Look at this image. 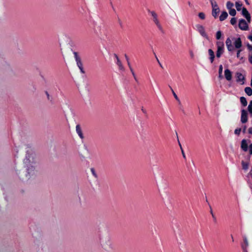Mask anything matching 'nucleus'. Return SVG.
Wrapping results in <instances>:
<instances>
[{
	"mask_svg": "<svg viewBox=\"0 0 252 252\" xmlns=\"http://www.w3.org/2000/svg\"><path fill=\"white\" fill-rule=\"evenodd\" d=\"M30 157L29 155L27 154L25 159L24 160V163L27 166V173L21 174L20 171L18 173L20 179L22 180H27L29 179L32 176L35 174V168L31 164Z\"/></svg>",
	"mask_w": 252,
	"mask_h": 252,
	"instance_id": "f257e3e1",
	"label": "nucleus"
},
{
	"mask_svg": "<svg viewBox=\"0 0 252 252\" xmlns=\"http://www.w3.org/2000/svg\"><path fill=\"white\" fill-rule=\"evenodd\" d=\"M232 40L234 41V46L232 44V41L230 37H228L225 41L226 46L229 52L233 51L235 48L240 49L242 46V42L240 37H233Z\"/></svg>",
	"mask_w": 252,
	"mask_h": 252,
	"instance_id": "f03ea898",
	"label": "nucleus"
},
{
	"mask_svg": "<svg viewBox=\"0 0 252 252\" xmlns=\"http://www.w3.org/2000/svg\"><path fill=\"white\" fill-rule=\"evenodd\" d=\"M73 54L74 56L75 61L76 62L77 65L79 68L80 72L84 74L85 73V71L84 69L83 63L82 62L80 57L78 55V53L76 52H73Z\"/></svg>",
	"mask_w": 252,
	"mask_h": 252,
	"instance_id": "7ed1b4c3",
	"label": "nucleus"
},
{
	"mask_svg": "<svg viewBox=\"0 0 252 252\" xmlns=\"http://www.w3.org/2000/svg\"><path fill=\"white\" fill-rule=\"evenodd\" d=\"M217 46V51L216 53V56L217 58H220L224 52V43L222 41H217L216 43Z\"/></svg>",
	"mask_w": 252,
	"mask_h": 252,
	"instance_id": "20e7f679",
	"label": "nucleus"
},
{
	"mask_svg": "<svg viewBox=\"0 0 252 252\" xmlns=\"http://www.w3.org/2000/svg\"><path fill=\"white\" fill-rule=\"evenodd\" d=\"M102 247L107 251H110L113 249L112 242L109 239L102 244Z\"/></svg>",
	"mask_w": 252,
	"mask_h": 252,
	"instance_id": "39448f33",
	"label": "nucleus"
},
{
	"mask_svg": "<svg viewBox=\"0 0 252 252\" xmlns=\"http://www.w3.org/2000/svg\"><path fill=\"white\" fill-rule=\"evenodd\" d=\"M239 28L243 31H247L248 30L249 27L245 20L241 19L239 21Z\"/></svg>",
	"mask_w": 252,
	"mask_h": 252,
	"instance_id": "423d86ee",
	"label": "nucleus"
},
{
	"mask_svg": "<svg viewBox=\"0 0 252 252\" xmlns=\"http://www.w3.org/2000/svg\"><path fill=\"white\" fill-rule=\"evenodd\" d=\"M196 27L197 28V30L199 33L204 37L206 38V39H208V36L206 34L204 28L200 25H198L196 26Z\"/></svg>",
	"mask_w": 252,
	"mask_h": 252,
	"instance_id": "0eeeda50",
	"label": "nucleus"
},
{
	"mask_svg": "<svg viewBox=\"0 0 252 252\" xmlns=\"http://www.w3.org/2000/svg\"><path fill=\"white\" fill-rule=\"evenodd\" d=\"M241 121L243 124L248 121V113L245 109L241 110Z\"/></svg>",
	"mask_w": 252,
	"mask_h": 252,
	"instance_id": "6e6552de",
	"label": "nucleus"
},
{
	"mask_svg": "<svg viewBox=\"0 0 252 252\" xmlns=\"http://www.w3.org/2000/svg\"><path fill=\"white\" fill-rule=\"evenodd\" d=\"M242 14L246 18L248 23H250L251 22V17L250 14L246 8H243Z\"/></svg>",
	"mask_w": 252,
	"mask_h": 252,
	"instance_id": "1a4fd4ad",
	"label": "nucleus"
},
{
	"mask_svg": "<svg viewBox=\"0 0 252 252\" xmlns=\"http://www.w3.org/2000/svg\"><path fill=\"white\" fill-rule=\"evenodd\" d=\"M236 81L238 82H241L242 84H243L244 83V81L245 79V76L240 72H237L236 73Z\"/></svg>",
	"mask_w": 252,
	"mask_h": 252,
	"instance_id": "9d476101",
	"label": "nucleus"
},
{
	"mask_svg": "<svg viewBox=\"0 0 252 252\" xmlns=\"http://www.w3.org/2000/svg\"><path fill=\"white\" fill-rule=\"evenodd\" d=\"M243 240L244 243L241 245L242 249L244 252H248L247 249L248 247L249 246V242L246 237H244L243 238Z\"/></svg>",
	"mask_w": 252,
	"mask_h": 252,
	"instance_id": "9b49d317",
	"label": "nucleus"
},
{
	"mask_svg": "<svg viewBox=\"0 0 252 252\" xmlns=\"http://www.w3.org/2000/svg\"><path fill=\"white\" fill-rule=\"evenodd\" d=\"M149 13H150L153 17V20L155 24L159 23V21L158 19V15L157 13L154 11H151L150 10H148Z\"/></svg>",
	"mask_w": 252,
	"mask_h": 252,
	"instance_id": "f8f14e48",
	"label": "nucleus"
},
{
	"mask_svg": "<svg viewBox=\"0 0 252 252\" xmlns=\"http://www.w3.org/2000/svg\"><path fill=\"white\" fill-rule=\"evenodd\" d=\"M224 76L225 79L227 81H230L232 79V72L228 69H226L224 70Z\"/></svg>",
	"mask_w": 252,
	"mask_h": 252,
	"instance_id": "ddd939ff",
	"label": "nucleus"
},
{
	"mask_svg": "<svg viewBox=\"0 0 252 252\" xmlns=\"http://www.w3.org/2000/svg\"><path fill=\"white\" fill-rule=\"evenodd\" d=\"M76 131L77 133L78 134L80 138L83 139L84 138V135L81 128V126L79 125H77L76 126Z\"/></svg>",
	"mask_w": 252,
	"mask_h": 252,
	"instance_id": "4468645a",
	"label": "nucleus"
},
{
	"mask_svg": "<svg viewBox=\"0 0 252 252\" xmlns=\"http://www.w3.org/2000/svg\"><path fill=\"white\" fill-rule=\"evenodd\" d=\"M241 148L243 151L245 152H246L248 151V144L247 143V141L245 139H243L241 142Z\"/></svg>",
	"mask_w": 252,
	"mask_h": 252,
	"instance_id": "2eb2a0df",
	"label": "nucleus"
},
{
	"mask_svg": "<svg viewBox=\"0 0 252 252\" xmlns=\"http://www.w3.org/2000/svg\"><path fill=\"white\" fill-rule=\"evenodd\" d=\"M208 54L210 56L209 59H210V62L211 63H213L214 61V59L215 58L214 52L211 49H209L208 50Z\"/></svg>",
	"mask_w": 252,
	"mask_h": 252,
	"instance_id": "dca6fc26",
	"label": "nucleus"
},
{
	"mask_svg": "<svg viewBox=\"0 0 252 252\" xmlns=\"http://www.w3.org/2000/svg\"><path fill=\"white\" fill-rule=\"evenodd\" d=\"M227 17H228V14H227V12L225 11H223V12H222L221 15L220 16V21H223L225 19H226Z\"/></svg>",
	"mask_w": 252,
	"mask_h": 252,
	"instance_id": "f3484780",
	"label": "nucleus"
},
{
	"mask_svg": "<svg viewBox=\"0 0 252 252\" xmlns=\"http://www.w3.org/2000/svg\"><path fill=\"white\" fill-rule=\"evenodd\" d=\"M209 1L211 4L212 9H217L219 8L218 5L216 1L214 0H209Z\"/></svg>",
	"mask_w": 252,
	"mask_h": 252,
	"instance_id": "a211bd4d",
	"label": "nucleus"
},
{
	"mask_svg": "<svg viewBox=\"0 0 252 252\" xmlns=\"http://www.w3.org/2000/svg\"><path fill=\"white\" fill-rule=\"evenodd\" d=\"M116 63L117 65L118 66L120 70H124V67L123 65V64H122L121 61H120V60L119 59V58H117V60Z\"/></svg>",
	"mask_w": 252,
	"mask_h": 252,
	"instance_id": "6ab92c4d",
	"label": "nucleus"
},
{
	"mask_svg": "<svg viewBox=\"0 0 252 252\" xmlns=\"http://www.w3.org/2000/svg\"><path fill=\"white\" fill-rule=\"evenodd\" d=\"M220 11V8L217 9H212V16L215 18H217L218 17V14L219 13Z\"/></svg>",
	"mask_w": 252,
	"mask_h": 252,
	"instance_id": "aec40b11",
	"label": "nucleus"
},
{
	"mask_svg": "<svg viewBox=\"0 0 252 252\" xmlns=\"http://www.w3.org/2000/svg\"><path fill=\"white\" fill-rule=\"evenodd\" d=\"M240 102H241V104L243 106L245 107V106H246L247 105L248 102H247L246 98L245 97L241 96L240 97Z\"/></svg>",
	"mask_w": 252,
	"mask_h": 252,
	"instance_id": "412c9836",
	"label": "nucleus"
},
{
	"mask_svg": "<svg viewBox=\"0 0 252 252\" xmlns=\"http://www.w3.org/2000/svg\"><path fill=\"white\" fill-rule=\"evenodd\" d=\"M245 92L249 96L252 95V89L249 87H247L245 88Z\"/></svg>",
	"mask_w": 252,
	"mask_h": 252,
	"instance_id": "4be33fe9",
	"label": "nucleus"
},
{
	"mask_svg": "<svg viewBox=\"0 0 252 252\" xmlns=\"http://www.w3.org/2000/svg\"><path fill=\"white\" fill-rule=\"evenodd\" d=\"M169 87H170V88L171 89V92H172V93L173 94V95L174 98L178 101L179 104H181V101H180L179 97H178V96L176 94V93L174 92V90L172 89L171 87L169 86Z\"/></svg>",
	"mask_w": 252,
	"mask_h": 252,
	"instance_id": "5701e85b",
	"label": "nucleus"
},
{
	"mask_svg": "<svg viewBox=\"0 0 252 252\" xmlns=\"http://www.w3.org/2000/svg\"><path fill=\"white\" fill-rule=\"evenodd\" d=\"M242 168L244 170H247L249 167V164L248 162H245L244 161H242Z\"/></svg>",
	"mask_w": 252,
	"mask_h": 252,
	"instance_id": "b1692460",
	"label": "nucleus"
},
{
	"mask_svg": "<svg viewBox=\"0 0 252 252\" xmlns=\"http://www.w3.org/2000/svg\"><path fill=\"white\" fill-rule=\"evenodd\" d=\"M248 110L251 115V116H252V100L250 101L248 107Z\"/></svg>",
	"mask_w": 252,
	"mask_h": 252,
	"instance_id": "393cba45",
	"label": "nucleus"
},
{
	"mask_svg": "<svg viewBox=\"0 0 252 252\" xmlns=\"http://www.w3.org/2000/svg\"><path fill=\"white\" fill-rule=\"evenodd\" d=\"M236 8L238 11H240L241 10V7L242 6V4L240 3L239 2H236L235 3Z\"/></svg>",
	"mask_w": 252,
	"mask_h": 252,
	"instance_id": "a878e982",
	"label": "nucleus"
},
{
	"mask_svg": "<svg viewBox=\"0 0 252 252\" xmlns=\"http://www.w3.org/2000/svg\"><path fill=\"white\" fill-rule=\"evenodd\" d=\"M222 35V32L220 31H219L217 32L216 37L217 40H219Z\"/></svg>",
	"mask_w": 252,
	"mask_h": 252,
	"instance_id": "bb28decb",
	"label": "nucleus"
},
{
	"mask_svg": "<svg viewBox=\"0 0 252 252\" xmlns=\"http://www.w3.org/2000/svg\"><path fill=\"white\" fill-rule=\"evenodd\" d=\"M234 4L232 2L230 1H227L226 3V7L228 9H232V7L233 6Z\"/></svg>",
	"mask_w": 252,
	"mask_h": 252,
	"instance_id": "cd10ccee",
	"label": "nucleus"
},
{
	"mask_svg": "<svg viewBox=\"0 0 252 252\" xmlns=\"http://www.w3.org/2000/svg\"><path fill=\"white\" fill-rule=\"evenodd\" d=\"M229 10V13L230 15L233 16H234L236 15V11L234 9L232 8V9H230Z\"/></svg>",
	"mask_w": 252,
	"mask_h": 252,
	"instance_id": "c85d7f7f",
	"label": "nucleus"
},
{
	"mask_svg": "<svg viewBox=\"0 0 252 252\" xmlns=\"http://www.w3.org/2000/svg\"><path fill=\"white\" fill-rule=\"evenodd\" d=\"M222 70H223L222 65L220 64V65L219 68V74L220 77H222Z\"/></svg>",
	"mask_w": 252,
	"mask_h": 252,
	"instance_id": "c756f323",
	"label": "nucleus"
},
{
	"mask_svg": "<svg viewBox=\"0 0 252 252\" xmlns=\"http://www.w3.org/2000/svg\"><path fill=\"white\" fill-rule=\"evenodd\" d=\"M241 52H242V50L241 49H238L237 51V55H236L237 58L240 59V60H242L243 59V57H240V53Z\"/></svg>",
	"mask_w": 252,
	"mask_h": 252,
	"instance_id": "7c9ffc66",
	"label": "nucleus"
},
{
	"mask_svg": "<svg viewBox=\"0 0 252 252\" xmlns=\"http://www.w3.org/2000/svg\"><path fill=\"white\" fill-rule=\"evenodd\" d=\"M198 16L202 20H204L205 18V15L203 12L199 13Z\"/></svg>",
	"mask_w": 252,
	"mask_h": 252,
	"instance_id": "2f4dec72",
	"label": "nucleus"
},
{
	"mask_svg": "<svg viewBox=\"0 0 252 252\" xmlns=\"http://www.w3.org/2000/svg\"><path fill=\"white\" fill-rule=\"evenodd\" d=\"M156 25L157 26V27L158 28V29H159V30L161 32L163 33L164 32L162 28L161 25L160 24L159 22L158 23V24H156Z\"/></svg>",
	"mask_w": 252,
	"mask_h": 252,
	"instance_id": "473e14b6",
	"label": "nucleus"
},
{
	"mask_svg": "<svg viewBox=\"0 0 252 252\" xmlns=\"http://www.w3.org/2000/svg\"><path fill=\"white\" fill-rule=\"evenodd\" d=\"M242 130V128H236L235 130H234V133L236 134V135H239L240 133V132Z\"/></svg>",
	"mask_w": 252,
	"mask_h": 252,
	"instance_id": "72a5a7b5",
	"label": "nucleus"
},
{
	"mask_svg": "<svg viewBox=\"0 0 252 252\" xmlns=\"http://www.w3.org/2000/svg\"><path fill=\"white\" fill-rule=\"evenodd\" d=\"M236 22L237 21L236 18H232L230 20V23L232 25H235L236 23Z\"/></svg>",
	"mask_w": 252,
	"mask_h": 252,
	"instance_id": "f704fd0d",
	"label": "nucleus"
},
{
	"mask_svg": "<svg viewBox=\"0 0 252 252\" xmlns=\"http://www.w3.org/2000/svg\"><path fill=\"white\" fill-rule=\"evenodd\" d=\"M91 171L92 174L93 175V176L95 178H97V174L95 173V170H94V168H91Z\"/></svg>",
	"mask_w": 252,
	"mask_h": 252,
	"instance_id": "c9c22d12",
	"label": "nucleus"
},
{
	"mask_svg": "<svg viewBox=\"0 0 252 252\" xmlns=\"http://www.w3.org/2000/svg\"><path fill=\"white\" fill-rule=\"evenodd\" d=\"M178 142H179V145H180V148H181V150H182V155H183V156L184 158H186L185 154V153H184V151H183V149H182V146H181V144H180V142H179V140H178Z\"/></svg>",
	"mask_w": 252,
	"mask_h": 252,
	"instance_id": "e433bc0d",
	"label": "nucleus"
},
{
	"mask_svg": "<svg viewBox=\"0 0 252 252\" xmlns=\"http://www.w3.org/2000/svg\"><path fill=\"white\" fill-rule=\"evenodd\" d=\"M118 23H119V25H120V27H121L122 29V28H123V24L122 21H121L119 18L118 19Z\"/></svg>",
	"mask_w": 252,
	"mask_h": 252,
	"instance_id": "4c0bfd02",
	"label": "nucleus"
},
{
	"mask_svg": "<svg viewBox=\"0 0 252 252\" xmlns=\"http://www.w3.org/2000/svg\"><path fill=\"white\" fill-rule=\"evenodd\" d=\"M246 129H247V126H243V128L242 129V132H243L244 133H246Z\"/></svg>",
	"mask_w": 252,
	"mask_h": 252,
	"instance_id": "58836bf2",
	"label": "nucleus"
},
{
	"mask_svg": "<svg viewBox=\"0 0 252 252\" xmlns=\"http://www.w3.org/2000/svg\"><path fill=\"white\" fill-rule=\"evenodd\" d=\"M132 73V75H133V77H134V78L136 82H137V77H136V75H135V74L134 72H132V73Z\"/></svg>",
	"mask_w": 252,
	"mask_h": 252,
	"instance_id": "ea45409f",
	"label": "nucleus"
},
{
	"mask_svg": "<svg viewBox=\"0 0 252 252\" xmlns=\"http://www.w3.org/2000/svg\"><path fill=\"white\" fill-rule=\"evenodd\" d=\"M248 132L250 134H252V127H251L249 128Z\"/></svg>",
	"mask_w": 252,
	"mask_h": 252,
	"instance_id": "a19ab883",
	"label": "nucleus"
},
{
	"mask_svg": "<svg viewBox=\"0 0 252 252\" xmlns=\"http://www.w3.org/2000/svg\"><path fill=\"white\" fill-rule=\"evenodd\" d=\"M141 110H142V112H143V113H144L145 114H147V111H146V110L145 109H144V108H143V107H142Z\"/></svg>",
	"mask_w": 252,
	"mask_h": 252,
	"instance_id": "79ce46f5",
	"label": "nucleus"
},
{
	"mask_svg": "<svg viewBox=\"0 0 252 252\" xmlns=\"http://www.w3.org/2000/svg\"><path fill=\"white\" fill-rule=\"evenodd\" d=\"M212 216V218H213V220H214V222H216L217 219H216V217H215V216L214 215H213Z\"/></svg>",
	"mask_w": 252,
	"mask_h": 252,
	"instance_id": "37998d69",
	"label": "nucleus"
},
{
	"mask_svg": "<svg viewBox=\"0 0 252 252\" xmlns=\"http://www.w3.org/2000/svg\"><path fill=\"white\" fill-rule=\"evenodd\" d=\"M125 58H126V61L129 62V58H128V56L126 54H125Z\"/></svg>",
	"mask_w": 252,
	"mask_h": 252,
	"instance_id": "c03bdc74",
	"label": "nucleus"
},
{
	"mask_svg": "<svg viewBox=\"0 0 252 252\" xmlns=\"http://www.w3.org/2000/svg\"><path fill=\"white\" fill-rule=\"evenodd\" d=\"M248 38L250 39L251 41H252V35H250L248 36Z\"/></svg>",
	"mask_w": 252,
	"mask_h": 252,
	"instance_id": "a18cd8bd",
	"label": "nucleus"
},
{
	"mask_svg": "<svg viewBox=\"0 0 252 252\" xmlns=\"http://www.w3.org/2000/svg\"><path fill=\"white\" fill-rule=\"evenodd\" d=\"M249 154H250V156H249V158H250V156L252 155V150L249 149Z\"/></svg>",
	"mask_w": 252,
	"mask_h": 252,
	"instance_id": "49530a36",
	"label": "nucleus"
},
{
	"mask_svg": "<svg viewBox=\"0 0 252 252\" xmlns=\"http://www.w3.org/2000/svg\"><path fill=\"white\" fill-rule=\"evenodd\" d=\"M114 56L115 58V59H116V61L117 60V58H119V57L118 56V55L116 54H114Z\"/></svg>",
	"mask_w": 252,
	"mask_h": 252,
	"instance_id": "de8ad7c7",
	"label": "nucleus"
},
{
	"mask_svg": "<svg viewBox=\"0 0 252 252\" xmlns=\"http://www.w3.org/2000/svg\"><path fill=\"white\" fill-rule=\"evenodd\" d=\"M46 94H47L48 99H50V96H49V94L47 92H46Z\"/></svg>",
	"mask_w": 252,
	"mask_h": 252,
	"instance_id": "09e8293b",
	"label": "nucleus"
},
{
	"mask_svg": "<svg viewBox=\"0 0 252 252\" xmlns=\"http://www.w3.org/2000/svg\"><path fill=\"white\" fill-rule=\"evenodd\" d=\"M249 175H250V176H251L252 177V168L250 171Z\"/></svg>",
	"mask_w": 252,
	"mask_h": 252,
	"instance_id": "8fccbe9b",
	"label": "nucleus"
},
{
	"mask_svg": "<svg viewBox=\"0 0 252 252\" xmlns=\"http://www.w3.org/2000/svg\"><path fill=\"white\" fill-rule=\"evenodd\" d=\"M129 69H130V71H131V73H132V72H134V71H133V69H132V67H131V66H130V67H129Z\"/></svg>",
	"mask_w": 252,
	"mask_h": 252,
	"instance_id": "3c124183",
	"label": "nucleus"
},
{
	"mask_svg": "<svg viewBox=\"0 0 252 252\" xmlns=\"http://www.w3.org/2000/svg\"><path fill=\"white\" fill-rule=\"evenodd\" d=\"M249 149L252 150V143L250 144V145L249 146Z\"/></svg>",
	"mask_w": 252,
	"mask_h": 252,
	"instance_id": "603ef678",
	"label": "nucleus"
},
{
	"mask_svg": "<svg viewBox=\"0 0 252 252\" xmlns=\"http://www.w3.org/2000/svg\"><path fill=\"white\" fill-rule=\"evenodd\" d=\"M127 62V65L129 67V68L130 67V66H131V65H130V63H129V62Z\"/></svg>",
	"mask_w": 252,
	"mask_h": 252,
	"instance_id": "864d4df0",
	"label": "nucleus"
},
{
	"mask_svg": "<svg viewBox=\"0 0 252 252\" xmlns=\"http://www.w3.org/2000/svg\"><path fill=\"white\" fill-rule=\"evenodd\" d=\"M246 3L247 4H249V2L248 1V0H245Z\"/></svg>",
	"mask_w": 252,
	"mask_h": 252,
	"instance_id": "5fc2aeb1",
	"label": "nucleus"
},
{
	"mask_svg": "<svg viewBox=\"0 0 252 252\" xmlns=\"http://www.w3.org/2000/svg\"><path fill=\"white\" fill-rule=\"evenodd\" d=\"M210 213H211V214L212 216L213 215H214V214H213V211H212V209H211Z\"/></svg>",
	"mask_w": 252,
	"mask_h": 252,
	"instance_id": "6e6d98bb",
	"label": "nucleus"
},
{
	"mask_svg": "<svg viewBox=\"0 0 252 252\" xmlns=\"http://www.w3.org/2000/svg\"><path fill=\"white\" fill-rule=\"evenodd\" d=\"M156 59H157V60L158 62V63H160V62H159V60H158V58L157 57V56H156Z\"/></svg>",
	"mask_w": 252,
	"mask_h": 252,
	"instance_id": "4d7b16f0",
	"label": "nucleus"
},
{
	"mask_svg": "<svg viewBox=\"0 0 252 252\" xmlns=\"http://www.w3.org/2000/svg\"><path fill=\"white\" fill-rule=\"evenodd\" d=\"M159 64L161 68H163V66H162V64L160 63H159Z\"/></svg>",
	"mask_w": 252,
	"mask_h": 252,
	"instance_id": "13d9d810",
	"label": "nucleus"
},
{
	"mask_svg": "<svg viewBox=\"0 0 252 252\" xmlns=\"http://www.w3.org/2000/svg\"><path fill=\"white\" fill-rule=\"evenodd\" d=\"M231 240H232V241L233 242L234 241V239H233V236L231 235Z\"/></svg>",
	"mask_w": 252,
	"mask_h": 252,
	"instance_id": "bf43d9fd",
	"label": "nucleus"
}]
</instances>
